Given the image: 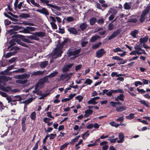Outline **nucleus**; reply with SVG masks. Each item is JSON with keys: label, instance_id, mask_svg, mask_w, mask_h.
Instances as JSON below:
<instances>
[{"label": "nucleus", "instance_id": "obj_1", "mask_svg": "<svg viewBox=\"0 0 150 150\" xmlns=\"http://www.w3.org/2000/svg\"><path fill=\"white\" fill-rule=\"evenodd\" d=\"M68 44V40L65 39L61 44H58L56 48L54 49L52 54V57L53 59H56L61 56L62 53V50L64 46L66 47Z\"/></svg>", "mask_w": 150, "mask_h": 150}, {"label": "nucleus", "instance_id": "obj_2", "mask_svg": "<svg viewBox=\"0 0 150 150\" xmlns=\"http://www.w3.org/2000/svg\"><path fill=\"white\" fill-rule=\"evenodd\" d=\"M30 76L29 74L24 73L21 75L14 76L13 77L16 79H18L16 81V83L19 84H24L27 81V80L26 79L28 78Z\"/></svg>", "mask_w": 150, "mask_h": 150}, {"label": "nucleus", "instance_id": "obj_3", "mask_svg": "<svg viewBox=\"0 0 150 150\" xmlns=\"http://www.w3.org/2000/svg\"><path fill=\"white\" fill-rule=\"evenodd\" d=\"M48 79L47 76H45L44 78L40 79L38 83L36 84L35 89H39L43 87L44 83L47 82Z\"/></svg>", "mask_w": 150, "mask_h": 150}, {"label": "nucleus", "instance_id": "obj_4", "mask_svg": "<svg viewBox=\"0 0 150 150\" xmlns=\"http://www.w3.org/2000/svg\"><path fill=\"white\" fill-rule=\"evenodd\" d=\"M141 47H142L141 45L138 44L134 46V49L135 50H137V54L139 55L144 54L146 55L147 54L146 53L144 49L141 48Z\"/></svg>", "mask_w": 150, "mask_h": 150}, {"label": "nucleus", "instance_id": "obj_5", "mask_svg": "<svg viewBox=\"0 0 150 150\" xmlns=\"http://www.w3.org/2000/svg\"><path fill=\"white\" fill-rule=\"evenodd\" d=\"M150 7L149 6H147L146 9L143 11L140 18L141 22H142L145 20L146 16L148 13Z\"/></svg>", "mask_w": 150, "mask_h": 150}, {"label": "nucleus", "instance_id": "obj_6", "mask_svg": "<svg viewBox=\"0 0 150 150\" xmlns=\"http://www.w3.org/2000/svg\"><path fill=\"white\" fill-rule=\"evenodd\" d=\"M40 1L42 3H45L47 4L48 6L50 7L53 8L57 11H60L61 8L60 7L57 6L55 5L49 4V1L48 0H40Z\"/></svg>", "mask_w": 150, "mask_h": 150}, {"label": "nucleus", "instance_id": "obj_7", "mask_svg": "<svg viewBox=\"0 0 150 150\" xmlns=\"http://www.w3.org/2000/svg\"><path fill=\"white\" fill-rule=\"evenodd\" d=\"M11 80L12 78L11 77L0 75V83L3 86L5 85V82Z\"/></svg>", "mask_w": 150, "mask_h": 150}, {"label": "nucleus", "instance_id": "obj_8", "mask_svg": "<svg viewBox=\"0 0 150 150\" xmlns=\"http://www.w3.org/2000/svg\"><path fill=\"white\" fill-rule=\"evenodd\" d=\"M80 50L81 49H79L72 51L70 52L69 53L68 56L69 57L74 56V57H72V59H74L78 56L77 55L79 54Z\"/></svg>", "mask_w": 150, "mask_h": 150}, {"label": "nucleus", "instance_id": "obj_9", "mask_svg": "<svg viewBox=\"0 0 150 150\" xmlns=\"http://www.w3.org/2000/svg\"><path fill=\"white\" fill-rule=\"evenodd\" d=\"M0 95L2 97L5 98L8 101V103H9L11 101V98L10 96L8 95L5 93L0 91Z\"/></svg>", "mask_w": 150, "mask_h": 150}, {"label": "nucleus", "instance_id": "obj_10", "mask_svg": "<svg viewBox=\"0 0 150 150\" xmlns=\"http://www.w3.org/2000/svg\"><path fill=\"white\" fill-rule=\"evenodd\" d=\"M13 49L15 50L14 51V52H10L8 53L5 56L6 58H8L11 56L14 55L16 52V50H18L19 49V48L18 47H13Z\"/></svg>", "mask_w": 150, "mask_h": 150}, {"label": "nucleus", "instance_id": "obj_11", "mask_svg": "<svg viewBox=\"0 0 150 150\" xmlns=\"http://www.w3.org/2000/svg\"><path fill=\"white\" fill-rule=\"evenodd\" d=\"M73 64H70L64 65L62 68V70L63 72H66L69 71L70 68L73 65Z\"/></svg>", "mask_w": 150, "mask_h": 150}, {"label": "nucleus", "instance_id": "obj_12", "mask_svg": "<svg viewBox=\"0 0 150 150\" xmlns=\"http://www.w3.org/2000/svg\"><path fill=\"white\" fill-rule=\"evenodd\" d=\"M105 53V52L103 49H100L96 52V56L98 58L100 57H101Z\"/></svg>", "mask_w": 150, "mask_h": 150}, {"label": "nucleus", "instance_id": "obj_13", "mask_svg": "<svg viewBox=\"0 0 150 150\" xmlns=\"http://www.w3.org/2000/svg\"><path fill=\"white\" fill-rule=\"evenodd\" d=\"M36 11L41 13L44 14L46 16L48 15L49 14V12L45 8H42L41 9L36 10Z\"/></svg>", "mask_w": 150, "mask_h": 150}, {"label": "nucleus", "instance_id": "obj_14", "mask_svg": "<svg viewBox=\"0 0 150 150\" xmlns=\"http://www.w3.org/2000/svg\"><path fill=\"white\" fill-rule=\"evenodd\" d=\"M119 138L120 139L117 141V142L119 143H122L124 141V134L121 132L119 133L118 135Z\"/></svg>", "mask_w": 150, "mask_h": 150}, {"label": "nucleus", "instance_id": "obj_15", "mask_svg": "<svg viewBox=\"0 0 150 150\" xmlns=\"http://www.w3.org/2000/svg\"><path fill=\"white\" fill-rule=\"evenodd\" d=\"M148 39V38L147 36H145L143 38H141L139 39L140 44L139 45H142V44H145L147 42Z\"/></svg>", "mask_w": 150, "mask_h": 150}, {"label": "nucleus", "instance_id": "obj_16", "mask_svg": "<svg viewBox=\"0 0 150 150\" xmlns=\"http://www.w3.org/2000/svg\"><path fill=\"white\" fill-rule=\"evenodd\" d=\"M108 91V90L107 89L103 90L102 95H103L105 93L108 96H111L112 94L113 93L112 90H111L109 92H107Z\"/></svg>", "mask_w": 150, "mask_h": 150}, {"label": "nucleus", "instance_id": "obj_17", "mask_svg": "<svg viewBox=\"0 0 150 150\" xmlns=\"http://www.w3.org/2000/svg\"><path fill=\"white\" fill-rule=\"evenodd\" d=\"M120 32L119 30H117L114 31L112 33V35L109 37L108 40H111L115 38L120 33Z\"/></svg>", "mask_w": 150, "mask_h": 150}, {"label": "nucleus", "instance_id": "obj_18", "mask_svg": "<svg viewBox=\"0 0 150 150\" xmlns=\"http://www.w3.org/2000/svg\"><path fill=\"white\" fill-rule=\"evenodd\" d=\"M85 114L84 115V116L85 117H87L91 115L93 113L92 110L91 109H88L85 111Z\"/></svg>", "mask_w": 150, "mask_h": 150}, {"label": "nucleus", "instance_id": "obj_19", "mask_svg": "<svg viewBox=\"0 0 150 150\" xmlns=\"http://www.w3.org/2000/svg\"><path fill=\"white\" fill-rule=\"evenodd\" d=\"M126 109V107L125 106L122 105L121 106H118L116 108V110L118 112L122 111Z\"/></svg>", "mask_w": 150, "mask_h": 150}, {"label": "nucleus", "instance_id": "obj_20", "mask_svg": "<svg viewBox=\"0 0 150 150\" xmlns=\"http://www.w3.org/2000/svg\"><path fill=\"white\" fill-rule=\"evenodd\" d=\"M124 96L123 94H120V95L118 96L115 98V100L118 101L119 100L123 101L124 100Z\"/></svg>", "mask_w": 150, "mask_h": 150}, {"label": "nucleus", "instance_id": "obj_21", "mask_svg": "<svg viewBox=\"0 0 150 150\" xmlns=\"http://www.w3.org/2000/svg\"><path fill=\"white\" fill-rule=\"evenodd\" d=\"M68 31L73 34H76L78 32L76 29L73 28H70L68 29Z\"/></svg>", "mask_w": 150, "mask_h": 150}, {"label": "nucleus", "instance_id": "obj_22", "mask_svg": "<svg viewBox=\"0 0 150 150\" xmlns=\"http://www.w3.org/2000/svg\"><path fill=\"white\" fill-rule=\"evenodd\" d=\"M138 31L137 30H134L133 31H131L130 33L131 35L134 38H137L136 35L138 33Z\"/></svg>", "mask_w": 150, "mask_h": 150}, {"label": "nucleus", "instance_id": "obj_23", "mask_svg": "<svg viewBox=\"0 0 150 150\" xmlns=\"http://www.w3.org/2000/svg\"><path fill=\"white\" fill-rule=\"evenodd\" d=\"M58 74V72L57 71H55L52 72L48 75L46 76H47V78L48 79V77L50 78H52Z\"/></svg>", "mask_w": 150, "mask_h": 150}, {"label": "nucleus", "instance_id": "obj_24", "mask_svg": "<svg viewBox=\"0 0 150 150\" xmlns=\"http://www.w3.org/2000/svg\"><path fill=\"white\" fill-rule=\"evenodd\" d=\"M44 71H37L33 72L31 76H38L42 75L44 73Z\"/></svg>", "mask_w": 150, "mask_h": 150}, {"label": "nucleus", "instance_id": "obj_25", "mask_svg": "<svg viewBox=\"0 0 150 150\" xmlns=\"http://www.w3.org/2000/svg\"><path fill=\"white\" fill-rule=\"evenodd\" d=\"M68 78V73H66L64 74H62L60 78V80L63 81L65 79Z\"/></svg>", "mask_w": 150, "mask_h": 150}, {"label": "nucleus", "instance_id": "obj_26", "mask_svg": "<svg viewBox=\"0 0 150 150\" xmlns=\"http://www.w3.org/2000/svg\"><path fill=\"white\" fill-rule=\"evenodd\" d=\"M34 34L38 37H43L45 35V33L41 32H35Z\"/></svg>", "mask_w": 150, "mask_h": 150}, {"label": "nucleus", "instance_id": "obj_27", "mask_svg": "<svg viewBox=\"0 0 150 150\" xmlns=\"http://www.w3.org/2000/svg\"><path fill=\"white\" fill-rule=\"evenodd\" d=\"M139 102L141 104L145 105L147 108L150 107V106L148 104V103L144 100H140L139 101Z\"/></svg>", "mask_w": 150, "mask_h": 150}, {"label": "nucleus", "instance_id": "obj_28", "mask_svg": "<svg viewBox=\"0 0 150 150\" xmlns=\"http://www.w3.org/2000/svg\"><path fill=\"white\" fill-rule=\"evenodd\" d=\"M87 25L86 23H83L80 24L79 27L83 31L87 27Z\"/></svg>", "mask_w": 150, "mask_h": 150}, {"label": "nucleus", "instance_id": "obj_29", "mask_svg": "<svg viewBox=\"0 0 150 150\" xmlns=\"http://www.w3.org/2000/svg\"><path fill=\"white\" fill-rule=\"evenodd\" d=\"M87 103L88 104H91L93 105L96 104L98 103L97 102L95 101L93 98H91L87 102Z\"/></svg>", "mask_w": 150, "mask_h": 150}, {"label": "nucleus", "instance_id": "obj_30", "mask_svg": "<svg viewBox=\"0 0 150 150\" xmlns=\"http://www.w3.org/2000/svg\"><path fill=\"white\" fill-rule=\"evenodd\" d=\"M48 64V62L47 61L41 62L40 63V67L42 68L45 67Z\"/></svg>", "mask_w": 150, "mask_h": 150}, {"label": "nucleus", "instance_id": "obj_31", "mask_svg": "<svg viewBox=\"0 0 150 150\" xmlns=\"http://www.w3.org/2000/svg\"><path fill=\"white\" fill-rule=\"evenodd\" d=\"M109 124L111 126L115 127L116 128L118 127L120 125V124L117 123L114 121L110 122Z\"/></svg>", "mask_w": 150, "mask_h": 150}, {"label": "nucleus", "instance_id": "obj_32", "mask_svg": "<svg viewBox=\"0 0 150 150\" xmlns=\"http://www.w3.org/2000/svg\"><path fill=\"white\" fill-rule=\"evenodd\" d=\"M19 41H16L14 39H12L10 40L9 42L10 45L8 47V48H9L10 46H12L16 44V42H18Z\"/></svg>", "mask_w": 150, "mask_h": 150}, {"label": "nucleus", "instance_id": "obj_33", "mask_svg": "<svg viewBox=\"0 0 150 150\" xmlns=\"http://www.w3.org/2000/svg\"><path fill=\"white\" fill-rule=\"evenodd\" d=\"M113 93H116L117 92L123 93H124V91L121 88H118L117 90H112Z\"/></svg>", "mask_w": 150, "mask_h": 150}, {"label": "nucleus", "instance_id": "obj_34", "mask_svg": "<svg viewBox=\"0 0 150 150\" xmlns=\"http://www.w3.org/2000/svg\"><path fill=\"white\" fill-rule=\"evenodd\" d=\"M83 140L82 139L80 140L78 143L76 144L75 147L76 149H78L80 148V147L79 146L82 144V145H83V143H82Z\"/></svg>", "mask_w": 150, "mask_h": 150}, {"label": "nucleus", "instance_id": "obj_35", "mask_svg": "<svg viewBox=\"0 0 150 150\" xmlns=\"http://www.w3.org/2000/svg\"><path fill=\"white\" fill-rule=\"evenodd\" d=\"M33 100V98H30L29 99L25 100L24 102H23V103H25V104L28 105Z\"/></svg>", "mask_w": 150, "mask_h": 150}, {"label": "nucleus", "instance_id": "obj_36", "mask_svg": "<svg viewBox=\"0 0 150 150\" xmlns=\"http://www.w3.org/2000/svg\"><path fill=\"white\" fill-rule=\"evenodd\" d=\"M96 21V19L95 18H92L90 20V23L91 25H93Z\"/></svg>", "mask_w": 150, "mask_h": 150}, {"label": "nucleus", "instance_id": "obj_37", "mask_svg": "<svg viewBox=\"0 0 150 150\" xmlns=\"http://www.w3.org/2000/svg\"><path fill=\"white\" fill-rule=\"evenodd\" d=\"M90 134L88 133V131L86 132L85 133L82 134V138L84 139H85Z\"/></svg>", "mask_w": 150, "mask_h": 150}, {"label": "nucleus", "instance_id": "obj_38", "mask_svg": "<svg viewBox=\"0 0 150 150\" xmlns=\"http://www.w3.org/2000/svg\"><path fill=\"white\" fill-rule=\"evenodd\" d=\"M134 114L131 113L128 115L126 116V118L129 120H131L134 117Z\"/></svg>", "mask_w": 150, "mask_h": 150}, {"label": "nucleus", "instance_id": "obj_39", "mask_svg": "<svg viewBox=\"0 0 150 150\" xmlns=\"http://www.w3.org/2000/svg\"><path fill=\"white\" fill-rule=\"evenodd\" d=\"M24 71V69L23 68H21L18 70L14 71L12 72L16 73H23Z\"/></svg>", "mask_w": 150, "mask_h": 150}, {"label": "nucleus", "instance_id": "obj_40", "mask_svg": "<svg viewBox=\"0 0 150 150\" xmlns=\"http://www.w3.org/2000/svg\"><path fill=\"white\" fill-rule=\"evenodd\" d=\"M101 44V42H99L98 43L92 45V48L93 49H95L98 48Z\"/></svg>", "mask_w": 150, "mask_h": 150}, {"label": "nucleus", "instance_id": "obj_41", "mask_svg": "<svg viewBox=\"0 0 150 150\" xmlns=\"http://www.w3.org/2000/svg\"><path fill=\"white\" fill-rule=\"evenodd\" d=\"M11 74L12 72L8 73L7 71H6V69L4 71H1L0 73L1 74L6 75H10Z\"/></svg>", "mask_w": 150, "mask_h": 150}, {"label": "nucleus", "instance_id": "obj_42", "mask_svg": "<svg viewBox=\"0 0 150 150\" xmlns=\"http://www.w3.org/2000/svg\"><path fill=\"white\" fill-rule=\"evenodd\" d=\"M99 38L100 37L98 36H93L91 38V42H93Z\"/></svg>", "mask_w": 150, "mask_h": 150}, {"label": "nucleus", "instance_id": "obj_43", "mask_svg": "<svg viewBox=\"0 0 150 150\" xmlns=\"http://www.w3.org/2000/svg\"><path fill=\"white\" fill-rule=\"evenodd\" d=\"M19 29V27L18 26H15L13 28L11 29L10 30V32H12V33H15L16 32H15L14 31L18 30Z\"/></svg>", "mask_w": 150, "mask_h": 150}, {"label": "nucleus", "instance_id": "obj_44", "mask_svg": "<svg viewBox=\"0 0 150 150\" xmlns=\"http://www.w3.org/2000/svg\"><path fill=\"white\" fill-rule=\"evenodd\" d=\"M115 27V26L112 23H110L108 25V29L109 30H111Z\"/></svg>", "mask_w": 150, "mask_h": 150}, {"label": "nucleus", "instance_id": "obj_45", "mask_svg": "<svg viewBox=\"0 0 150 150\" xmlns=\"http://www.w3.org/2000/svg\"><path fill=\"white\" fill-rule=\"evenodd\" d=\"M30 117L31 119L35 120L36 118V113L34 111L30 115Z\"/></svg>", "mask_w": 150, "mask_h": 150}, {"label": "nucleus", "instance_id": "obj_46", "mask_svg": "<svg viewBox=\"0 0 150 150\" xmlns=\"http://www.w3.org/2000/svg\"><path fill=\"white\" fill-rule=\"evenodd\" d=\"M92 81L91 80L89 79H87L86 80L85 82V83L90 85L92 83Z\"/></svg>", "mask_w": 150, "mask_h": 150}, {"label": "nucleus", "instance_id": "obj_47", "mask_svg": "<svg viewBox=\"0 0 150 150\" xmlns=\"http://www.w3.org/2000/svg\"><path fill=\"white\" fill-rule=\"evenodd\" d=\"M75 98L79 100V102H81L83 99V97L81 95H79L75 97Z\"/></svg>", "mask_w": 150, "mask_h": 150}, {"label": "nucleus", "instance_id": "obj_48", "mask_svg": "<svg viewBox=\"0 0 150 150\" xmlns=\"http://www.w3.org/2000/svg\"><path fill=\"white\" fill-rule=\"evenodd\" d=\"M21 17L23 18H29L30 15L28 14L22 13L20 15Z\"/></svg>", "mask_w": 150, "mask_h": 150}, {"label": "nucleus", "instance_id": "obj_49", "mask_svg": "<svg viewBox=\"0 0 150 150\" xmlns=\"http://www.w3.org/2000/svg\"><path fill=\"white\" fill-rule=\"evenodd\" d=\"M14 98L16 99L18 101H21L22 99L21 96L20 95L15 96H13Z\"/></svg>", "mask_w": 150, "mask_h": 150}, {"label": "nucleus", "instance_id": "obj_50", "mask_svg": "<svg viewBox=\"0 0 150 150\" xmlns=\"http://www.w3.org/2000/svg\"><path fill=\"white\" fill-rule=\"evenodd\" d=\"M112 51L116 53L118 52L123 51V50H121L120 47H117L115 49H113Z\"/></svg>", "mask_w": 150, "mask_h": 150}, {"label": "nucleus", "instance_id": "obj_51", "mask_svg": "<svg viewBox=\"0 0 150 150\" xmlns=\"http://www.w3.org/2000/svg\"><path fill=\"white\" fill-rule=\"evenodd\" d=\"M50 24L53 28L56 29L57 28V26L56 24L54 22H51Z\"/></svg>", "mask_w": 150, "mask_h": 150}, {"label": "nucleus", "instance_id": "obj_52", "mask_svg": "<svg viewBox=\"0 0 150 150\" xmlns=\"http://www.w3.org/2000/svg\"><path fill=\"white\" fill-rule=\"evenodd\" d=\"M23 24L25 25H29L30 26H34V24L33 23H29L26 21L24 22H23Z\"/></svg>", "mask_w": 150, "mask_h": 150}, {"label": "nucleus", "instance_id": "obj_53", "mask_svg": "<svg viewBox=\"0 0 150 150\" xmlns=\"http://www.w3.org/2000/svg\"><path fill=\"white\" fill-rule=\"evenodd\" d=\"M14 66L13 65H12L8 66L7 68L6 69V71H7L8 72V71L12 69L14 67Z\"/></svg>", "mask_w": 150, "mask_h": 150}, {"label": "nucleus", "instance_id": "obj_54", "mask_svg": "<svg viewBox=\"0 0 150 150\" xmlns=\"http://www.w3.org/2000/svg\"><path fill=\"white\" fill-rule=\"evenodd\" d=\"M104 20L103 18H100L98 20L97 22L98 24H102L104 23Z\"/></svg>", "mask_w": 150, "mask_h": 150}, {"label": "nucleus", "instance_id": "obj_55", "mask_svg": "<svg viewBox=\"0 0 150 150\" xmlns=\"http://www.w3.org/2000/svg\"><path fill=\"white\" fill-rule=\"evenodd\" d=\"M124 8L127 10L129 9L130 8V6L129 4L126 2L124 5Z\"/></svg>", "mask_w": 150, "mask_h": 150}, {"label": "nucleus", "instance_id": "obj_56", "mask_svg": "<svg viewBox=\"0 0 150 150\" xmlns=\"http://www.w3.org/2000/svg\"><path fill=\"white\" fill-rule=\"evenodd\" d=\"M112 59H115L118 61H121L122 60V59L120 58L119 57L115 56L112 57Z\"/></svg>", "mask_w": 150, "mask_h": 150}, {"label": "nucleus", "instance_id": "obj_57", "mask_svg": "<svg viewBox=\"0 0 150 150\" xmlns=\"http://www.w3.org/2000/svg\"><path fill=\"white\" fill-rule=\"evenodd\" d=\"M23 32L26 33H30V32L29 31L28 28L27 27L25 28H24L23 30Z\"/></svg>", "mask_w": 150, "mask_h": 150}, {"label": "nucleus", "instance_id": "obj_58", "mask_svg": "<svg viewBox=\"0 0 150 150\" xmlns=\"http://www.w3.org/2000/svg\"><path fill=\"white\" fill-rule=\"evenodd\" d=\"M142 85V83L140 81H137L134 82V85L136 87H137L138 86V85Z\"/></svg>", "mask_w": 150, "mask_h": 150}, {"label": "nucleus", "instance_id": "obj_59", "mask_svg": "<svg viewBox=\"0 0 150 150\" xmlns=\"http://www.w3.org/2000/svg\"><path fill=\"white\" fill-rule=\"evenodd\" d=\"M80 136H77L74 139H72L71 142L72 143H74L75 142H76V141L78 140V139H79V137H80Z\"/></svg>", "mask_w": 150, "mask_h": 150}, {"label": "nucleus", "instance_id": "obj_60", "mask_svg": "<svg viewBox=\"0 0 150 150\" xmlns=\"http://www.w3.org/2000/svg\"><path fill=\"white\" fill-rule=\"evenodd\" d=\"M137 89L138 92L140 93L141 94H143L146 92V91L142 89H139L138 88H137Z\"/></svg>", "mask_w": 150, "mask_h": 150}, {"label": "nucleus", "instance_id": "obj_61", "mask_svg": "<svg viewBox=\"0 0 150 150\" xmlns=\"http://www.w3.org/2000/svg\"><path fill=\"white\" fill-rule=\"evenodd\" d=\"M17 43L20 44L21 45L26 47H28V46L25 43H24L23 42H21V41H19L18 42H17Z\"/></svg>", "mask_w": 150, "mask_h": 150}, {"label": "nucleus", "instance_id": "obj_62", "mask_svg": "<svg viewBox=\"0 0 150 150\" xmlns=\"http://www.w3.org/2000/svg\"><path fill=\"white\" fill-rule=\"evenodd\" d=\"M68 145V144L65 143L64 144L62 145L60 148V150H63V149L65 148L66 147H67Z\"/></svg>", "mask_w": 150, "mask_h": 150}, {"label": "nucleus", "instance_id": "obj_63", "mask_svg": "<svg viewBox=\"0 0 150 150\" xmlns=\"http://www.w3.org/2000/svg\"><path fill=\"white\" fill-rule=\"evenodd\" d=\"M74 20V18L72 17H68L67 18V21L68 22H71Z\"/></svg>", "mask_w": 150, "mask_h": 150}, {"label": "nucleus", "instance_id": "obj_64", "mask_svg": "<svg viewBox=\"0 0 150 150\" xmlns=\"http://www.w3.org/2000/svg\"><path fill=\"white\" fill-rule=\"evenodd\" d=\"M137 21V20L136 18H131L129 20L128 22H129L136 23Z\"/></svg>", "mask_w": 150, "mask_h": 150}]
</instances>
